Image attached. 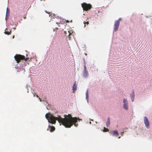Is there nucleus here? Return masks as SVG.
Returning <instances> with one entry per match:
<instances>
[{"label": "nucleus", "instance_id": "obj_1", "mask_svg": "<svg viewBox=\"0 0 152 152\" xmlns=\"http://www.w3.org/2000/svg\"><path fill=\"white\" fill-rule=\"evenodd\" d=\"M64 116L65 118H62L60 116L55 117L50 113H47L45 115V117L49 122L52 124H55L57 120L60 124L61 123L66 128H70L73 124L75 126H77L78 124H76L77 121V117L73 118L70 114L67 115H65Z\"/></svg>", "mask_w": 152, "mask_h": 152}, {"label": "nucleus", "instance_id": "obj_2", "mask_svg": "<svg viewBox=\"0 0 152 152\" xmlns=\"http://www.w3.org/2000/svg\"><path fill=\"white\" fill-rule=\"evenodd\" d=\"M14 58L17 63H19L20 61L24 60V62H23L20 64V67H21V68H20V69L21 70V69H23L25 72V69L23 68L26 66V63L28 62L27 61L29 59L28 58H26L24 56L20 54H16Z\"/></svg>", "mask_w": 152, "mask_h": 152}, {"label": "nucleus", "instance_id": "obj_3", "mask_svg": "<svg viewBox=\"0 0 152 152\" xmlns=\"http://www.w3.org/2000/svg\"><path fill=\"white\" fill-rule=\"evenodd\" d=\"M82 7L83 10L84 11H87L90 10L92 8V6L90 4H87L84 3L82 4Z\"/></svg>", "mask_w": 152, "mask_h": 152}, {"label": "nucleus", "instance_id": "obj_4", "mask_svg": "<svg viewBox=\"0 0 152 152\" xmlns=\"http://www.w3.org/2000/svg\"><path fill=\"white\" fill-rule=\"evenodd\" d=\"M121 20L119 18L118 20L115 21L114 25V31H116L118 28L120 24V20Z\"/></svg>", "mask_w": 152, "mask_h": 152}, {"label": "nucleus", "instance_id": "obj_5", "mask_svg": "<svg viewBox=\"0 0 152 152\" xmlns=\"http://www.w3.org/2000/svg\"><path fill=\"white\" fill-rule=\"evenodd\" d=\"M123 101L124 103V108L126 110H127L128 109V102L126 99H124Z\"/></svg>", "mask_w": 152, "mask_h": 152}, {"label": "nucleus", "instance_id": "obj_6", "mask_svg": "<svg viewBox=\"0 0 152 152\" xmlns=\"http://www.w3.org/2000/svg\"><path fill=\"white\" fill-rule=\"evenodd\" d=\"M72 31H64V33L65 34V35L66 37H68L69 40L70 39L71 35H72Z\"/></svg>", "mask_w": 152, "mask_h": 152}, {"label": "nucleus", "instance_id": "obj_7", "mask_svg": "<svg viewBox=\"0 0 152 152\" xmlns=\"http://www.w3.org/2000/svg\"><path fill=\"white\" fill-rule=\"evenodd\" d=\"M144 122L147 128H148L149 126V124L148 120L146 117H144Z\"/></svg>", "mask_w": 152, "mask_h": 152}, {"label": "nucleus", "instance_id": "obj_8", "mask_svg": "<svg viewBox=\"0 0 152 152\" xmlns=\"http://www.w3.org/2000/svg\"><path fill=\"white\" fill-rule=\"evenodd\" d=\"M76 84L77 82L76 81H75L74 82V83L72 87V90L73 93H74L75 91L76 90L77 88V86L76 85Z\"/></svg>", "mask_w": 152, "mask_h": 152}, {"label": "nucleus", "instance_id": "obj_9", "mask_svg": "<svg viewBox=\"0 0 152 152\" xmlns=\"http://www.w3.org/2000/svg\"><path fill=\"white\" fill-rule=\"evenodd\" d=\"M11 32L12 31L11 30H10V31H8V29L7 28H6L4 31V33L6 34L9 35L11 34Z\"/></svg>", "mask_w": 152, "mask_h": 152}, {"label": "nucleus", "instance_id": "obj_10", "mask_svg": "<svg viewBox=\"0 0 152 152\" xmlns=\"http://www.w3.org/2000/svg\"><path fill=\"white\" fill-rule=\"evenodd\" d=\"M130 95L132 101V102H133L134 99V91H133L132 94H130Z\"/></svg>", "mask_w": 152, "mask_h": 152}, {"label": "nucleus", "instance_id": "obj_11", "mask_svg": "<svg viewBox=\"0 0 152 152\" xmlns=\"http://www.w3.org/2000/svg\"><path fill=\"white\" fill-rule=\"evenodd\" d=\"M112 133V135H115L116 136H118V132L117 130H115L113 131Z\"/></svg>", "mask_w": 152, "mask_h": 152}, {"label": "nucleus", "instance_id": "obj_12", "mask_svg": "<svg viewBox=\"0 0 152 152\" xmlns=\"http://www.w3.org/2000/svg\"><path fill=\"white\" fill-rule=\"evenodd\" d=\"M110 124V118L108 117L107 118V122L106 123V125L107 127H108Z\"/></svg>", "mask_w": 152, "mask_h": 152}, {"label": "nucleus", "instance_id": "obj_13", "mask_svg": "<svg viewBox=\"0 0 152 152\" xmlns=\"http://www.w3.org/2000/svg\"><path fill=\"white\" fill-rule=\"evenodd\" d=\"M49 127L50 128V131L51 132H53L55 130V129L54 126H49Z\"/></svg>", "mask_w": 152, "mask_h": 152}, {"label": "nucleus", "instance_id": "obj_14", "mask_svg": "<svg viewBox=\"0 0 152 152\" xmlns=\"http://www.w3.org/2000/svg\"><path fill=\"white\" fill-rule=\"evenodd\" d=\"M88 91L87 90L86 93V98L87 100V102L88 101Z\"/></svg>", "mask_w": 152, "mask_h": 152}, {"label": "nucleus", "instance_id": "obj_15", "mask_svg": "<svg viewBox=\"0 0 152 152\" xmlns=\"http://www.w3.org/2000/svg\"><path fill=\"white\" fill-rule=\"evenodd\" d=\"M88 73L86 70L84 71L83 73V75L85 77H86L88 75Z\"/></svg>", "mask_w": 152, "mask_h": 152}, {"label": "nucleus", "instance_id": "obj_16", "mask_svg": "<svg viewBox=\"0 0 152 152\" xmlns=\"http://www.w3.org/2000/svg\"><path fill=\"white\" fill-rule=\"evenodd\" d=\"M104 129L103 130V132H109V130L108 129L104 127Z\"/></svg>", "mask_w": 152, "mask_h": 152}, {"label": "nucleus", "instance_id": "obj_17", "mask_svg": "<svg viewBox=\"0 0 152 152\" xmlns=\"http://www.w3.org/2000/svg\"><path fill=\"white\" fill-rule=\"evenodd\" d=\"M9 11H9V10L8 9V8H7V12H6L7 13H6V17L7 16V14L8 13L9 14Z\"/></svg>", "mask_w": 152, "mask_h": 152}, {"label": "nucleus", "instance_id": "obj_18", "mask_svg": "<svg viewBox=\"0 0 152 152\" xmlns=\"http://www.w3.org/2000/svg\"><path fill=\"white\" fill-rule=\"evenodd\" d=\"M84 24H85V25H84V26L85 27L86 26V24H87V25L89 24V23H88V21H87V22H85V21H84V22H83Z\"/></svg>", "mask_w": 152, "mask_h": 152}, {"label": "nucleus", "instance_id": "obj_19", "mask_svg": "<svg viewBox=\"0 0 152 152\" xmlns=\"http://www.w3.org/2000/svg\"><path fill=\"white\" fill-rule=\"evenodd\" d=\"M33 94H34V96H35H35H36L37 98H39V96H38V95L36 94L35 93H34H34Z\"/></svg>", "mask_w": 152, "mask_h": 152}, {"label": "nucleus", "instance_id": "obj_20", "mask_svg": "<svg viewBox=\"0 0 152 152\" xmlns=\"http://www.w3.org/2000/svg\"><path fill=\"white\" fill-rule=\"evenodd\" d=\"M86 70V67L85 65L84 66V71Z\"/></svg>", "mask_w": 152, "mask_h": 152}, {"label": "nucleus", "instance_id": "obj_21", "mask_svg": "<svg viewBox=\"0 0 152 152\" xmlns=\"http://www.w3.org/2000/svg\"><path fill=\"white\" fill-rule=\"evenodd\" d=\"M124 133V132H122L121 133V135H123V134Z\"/></svg>", "mask_w": 152, "mask_h": 152}, {"label": "nucleus", "instance_id": "obj_22", "mask_svg": "<svg viewBox=\"0 0 152 152\" xmlns=\"http://www.w3.org/2000/svg\"><path fill=\"white\" fill-rule=\"evenodd\" d=\"M39 99L40 101L41 102V99L40 98H39Z\"/></svg>", "mask_w": 152, "mask_h": 152}, {"label": "nucleus", "instance_id": "obj_23", "mask_svg": "<svg viewBox=\"0 0 152 152\" xmlns=\"http://www.w3.org/2000/svg\"><path fill=\"white\" fill-rule=\"evenodd\" d=\"M14 37H15V36H14V35H13V36H12V38H14Z\"/></svg>", "mask_w": 152, "mask_h": 152}, {"label": "nucleus", "instance_id": "obj_24", "mask_svg": "<svg viewBox=\"0 0 152 152\" xmlns=\"http://www.w3.org/2000/svg\"><path fill=\"white\" fill-rule=\"evenodd\" d=\"M56 23H57V24H59V23H59V22H58H58H56Z\"/></svg>", "mask_w": 152, "mask_h": 152}, {"label": "nucleus", "instance_id": "obj_25", "mask_svg": "<svg viewBox=\"0 0 152 152\" xmlns=\"http://www.w3.org/2000/svg\"><path fill=\"white\" fill-rule=\"evenodd\" d=\"M56 29H58V28H56Z\"/></svg>", "mask_w": 152, "mask_h": 152}, {"label": "nucleus", "instance_id": "obj_26", "mask_svg": "<svg viewBox=\"0 0 152 152\" xmlns=\"http://www.w3.org/2000/svg\"><path fill=\"white\" fill-rule=\"evenodd\" d=\"M120 137H118V138H120Z\"/></svg>", "mask_w": 152, "mask_h": 152}, {"label": "nucleus", "instance_id": "obj_27", "mask_svg": "<svg viewBox=\"0 0 152 152\" xmlns=\"http://www.w3.org/2000/svg\"><path fill=\"white\" fill-rule=\"evenodd\" d=\"M14 28V29H15V28Z\"/></svg>", "mask_w": 152, "mask_h": 152}, {"label": "nucleus", "instance_id": "obj_28", "mask_svg": "<svg viewBox=\"0 0 152 152\" xmlns=\"http://www.w3.org/2000/svg\"><path fill=\"white\" fill-rule=\"evenodd\" d=\"M55 30V29H54V31Z\"/></svg>", "mask_w": 152, "mask_h": 152}]
</instances>
